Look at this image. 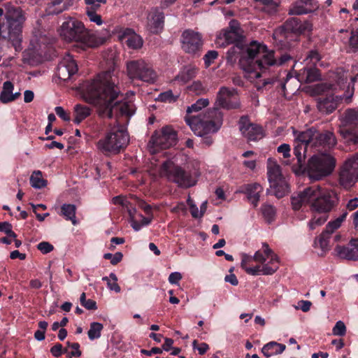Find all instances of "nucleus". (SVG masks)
Instances as JSON below:
<instances>
[{"mask_svg":"<svg viewBox=\"0 0 358 358\" xmlns=\"http://www.w3.org/2000/svg\"><path fill=\"white\" fill-rule=\"evenodd\" d=\"M343 222L339 220L338 217H336L335 220L330 221L326 226V229L327 231H330V233H334L336 229H338L342 224Z\"/></svg>","mask_w":358,"mask_h":358,"instance_id":"obj_60","label":"nucleus"},{"mask_svg":"<svg viewBox=\"0 0 358 358\" xmlns=\"http://www.w3.org/2000/svg\"><path fill=\"white\" fill-rule=\"evenodd\" d=\"M74 0H50L47 7L49 15H58L69 10L73 4Z\"/></svg>","mask_w":358,"mask_h":358,"instance_id":"obj_28","label":"nucleus"},{"mask_svg":"<svg viewBox=\"0 0 358 358\" xmlns=\"http://www.w3.org/2000/svg\"><path fill=\"white\" fill-rule=\"evenodd\" d=\"M338 101V97L335 96L334 94L319 98L317 104V108L322 113H331L336 109Z\"/></svg>","mask_w":358,"mask_h":358,"instance_id":"obj_26","label":"nucleus"},{"mask_svg":"<svg viewBox=\"0 0 358 358\" xmlns=\"http://www.w3.org/2000/svg\"><path fill=\"white\" fill-rule=\"evenodd\" d=\"M187 171L191 170V173L195 180L200 176V162L197 159H190L186 166Z\"/></svg>","mask_w":358,"mask_h":358,"instance_id":"obj_47","label":"nucleus"},{"mask_svg":"<svg viewBox=\"0 0 358 358\" xmlns=\"http://www.w3.org/2000/svg\"><path fill=\"white\" fill-rule=\"evenodd\" d=\"M188 89L190 92L196 95L203 94L208 91L207 87L199 80L193 82L192 84L188 87Z\"/></svg>","mask_w":358,"mask_h":358,"instance_id":"obj_48","label":"nucleus"},{"mask_svg":"<svg viewBox=\"0 0 358 358\" xmlns=\"http://www.w3.org/2000/svg\"><path fill=\"white\" fill-rule=\"evenodd\" d=\"M182 50L191 55L199 54L203 46V39L199 32L187 29L182 32L181 36Z\"/></svg>","mask_w":358,"mask_h":358,"instance_id":"obj_16","label":"nucleus"},{"mask_svg":"<svg viewBox=\"0 0 358 358\" xmlns=\"http://www.w3.org/2000/svg\"><path fill=\"white\" fill-rule=\"evenodd\" d=\"M78 71V65L70 55H66L59 63L57 69L58 78L66 81Z\"/></svg>","mask_w":358,"mask_h":358,"instance_id":"obj_17","label":"nucleus"},{"mask_svg":"<svg viewBox=\"0 0 358 358\" xmlns=\"http://www.w3.org/2000/svg\"><path fill=\"white\" fill-rule=\"evenodd\" d=\"M332 233L327 231V229L317 237L314 241V247L315 248H320L322 252H326L329 250V238Z\"/></svg>","mask_w":358,"mask_h":358,"instance_id":"obj_38","label":"nucleus"},{"mask_svg":"<svg viewBox=\"0 0 358 358\" xmlns=\"http://www.w3.org/2000/svg\"><path fill=\"white\" fill-rule=\"evenodd\" d=\"M0 231L6 233L10 238H15L17 237L16 234L12 230L11 224L8 222H0Z\"/></svg>","mask_w":358,"mask_h":358,"instance_id":"obj_53","label":"nucleus"},{"mask_svg":"<svg viewBox=\"0 0 358 358\" xmlns=\"http://www.w3.org/2000/svg\"><path fill=\"white\" fill-rule=\"evenodd\" d=\"M85 13L90 22L94 23L97 26L103 24L102 17L97 13V10H85Z\"/></svg>","mask_w":358,"mask_h":358,"instance_id":"obj_49","label":"nucleus"},{"mask_svg":"<svg viewBox=\"0 0 358 358\" xmlns=\"http://www.w3.org/2000/svg\"><path fill=\"white\" fill-rule=\"evenodd\" d=\"M283 28L287 32L302 34L312 30V24L308 21H301L297 17H291L285 21Z\"/></svg>","mask_w":358,"mask_h":358,"instance_id":"obj_19","label":"nucleus"},{"mask_svg":"<svg viewBox=\"0 0 358 358\" xmlns=\"http://www.w3.org/2000/svg\"><path fill=\"white\" fill-rule=\"evenodd\" d=\"M336 144V140L332 132L325 131L324 133H320L317 129L315 130V135L313 137L312 147L330 148Z\"/></svg>","mask_w":358,"mask_h":358,"instance_id":"obj_22","label":"nucleus"},{"mask_svg":"<svg viewBox=\"0 0 358 358\" xmlns=\"http://www.w3.org/2000/svg\"><path fill=\"white\" fill-rule=\"evenodd\" d=\"M320 74L316 68L304 67L299 71L296 78L301 83H310L320 80Z\"/></svg>","mask_w":358,"mask_h":358,"instance_id":"obj_27","label":"nucleus"},{"mask_svg":"<svg viewBox=\"0 0 358 358\" xmlns=\"http://www.w3.org/2000/svg\"><path fill=\"white\" fill-rule=\"evenodd\" d=\"M335 251L338 257L350 260H358V246L352 239L348 246L337 245Z\"/></svg>","mask_w":358,"mask_h":358,"instance_id":"obj_25","label":"nucleus"},{"mask_svg":"<svg viewBox=\"0 0 358 358\" xmlns=\"http://www.w3.org/2000/svg\"><path fill=\"white\" fill-rule=\"evenodd\" d=\"M123 255L120 252H115V254L111 253H105L103 255V258L106 259H109L110 261L111 264L116 265L122 259Z\"/></svg>","mask_w":358,"mask_h":358,"instance_id":"obj_54","label":"nucleus"},{"mask_svg":"<svg viewBox=\"0 0 358 358\" xmlns=\"http://www.w3.org/2000/svg\"><path fill=\"white\" fill-rule=\"evenodd\" d=\"M313 189L312 187L305 188L303 191L293 194L291 197V203L294 210L300 209L303 205L310 203Z\"/></svg>","mask_w":358,"mask_h":358,"instance_id":"obj_24","label":"nucleus"},{"mask_svg":"<svg viewBox=\"0 0 358 358\" xmlns=\"http://www.w3.org/2000/svg\"><path fill=\"white\" fill-rule=\"evenodd\" d=\"M164 24V15L158 8L153 9L148 16L147 29L152 34L160 33Z\"/></svg>","mask_w":358,"mask_h":358,"instance_id":"obj_20","label":"nucleus"},{"mask_svg":"<svg viewBox=\"0 0 358 358\" xmlns=\"http://www.w3.org/2000/svg\"><path fill=\"white\" fill-rule=\"evenodd\" d=\"M110 278L113 282H108L107 286L108 288L111 291H115L116 293H119L121 291L120 287L117 284V277L114 273H110Z\"/></svg>","mask_w":358,"mask_h":358,"instance_id":"obj_56","label":"nucleus"},{"mask_svg":"<svg viewBox=\"0 0 358 358\" xmlns=\"http://www.w3.org/2000/svg\"><path fill=\"white\" fill-rule=\"evenodd\" d=\"M218 53L215 50L208 51L204 56L203 60L206 67H208L217 57Z\"/></svg>","mask_w":358,"mask_h":358,"instance_id":"obj_57","label":"nucleus"},{"mask_svg":"<svg viewBox=\"0 0 358 358\" xmlns=\"http://www.w3.org/2000/svg\"><path fill=\"white\" fill-rule=\"evenodd\" d=\"M185 122L195 135L202 137V143L212 145L213 140L209 135L216 133L223 123V113L217 110H208L203 114L185 117Z\"/></svg>","mask_w":358,"mask_h":358,"instance_id":"obj_3","label":"nucleus"},{"mask_svg":"<svg viewBox=\"0 0 358 358\" xmlns=\"http://www.w3.org/2000/svg\"><path fill=\"white\" fill-rule=\"evenodd\" d=\"M349 45L353 51L358 50V28L352 31L351 36L349 38Z\"/></svg>","mask_w":358,"mask_h":358,"instance_id":"obj_55","label":"nucleus"},{"mask_svg":"<svg viewBox=\"0 0 358 358\" xmlns=\"http://www.w3.org/2000/svg\"><path fill=\"white\" fill-rule=\"evenodd\" d=\"M241 36L239 32L234 31L224 30L222 34L217 37L216 43L220 46L231 43H238Z\"/></svg>","mask_w":358,"mask_h":358,"instance_id":"obj_33","label":"nucleus"},{"mask_svg":"<svg viewBox=\"0 0 358 358\" xmlns=\"http://www.w3.org/2000/svg\"><path fill=\"white\" fill-rule=\"evenodd\" d=\"M30 183L35 189H41L47 185V181L42 178L41 171H35L30 177Z\"/></svg>","mask_w":358,"mask_h":358,"instance_id":"obj_40","label":"nucleus"},{"mask_svg":"<svg viewBox=\"0 0 358 358\" xmlns=\"http://www.w3.org/2000/svg\"><path fill=\"white\" fill-rule=\"evenodd\" d=\"M310 208L318 213L330 212L338 201L336 194L331 190L322 189L320 186H313Z\"/></svg>","mask_w":358,"mask_h":358,"instance_id":"obj_8","label":"nucleus"},{"mask_svg":"<svg viewBox=\"0 0 358 358\" xmlns=\"http://www.w3.org/2000/svg\"><path fill=\"white\" fill-rule=\"evenodd\" d=\"M254 261L262 264H266V262L267 259L271 260V257H268L264 252V248H262V250H257L255 255H253Z\"/></svg>","mask_w":358,"mask_h":358,"instance_id":"obj_58","label":"nucleus"},{"mask_svg":"<svg viewBox=\"0 0 358 358\" xmlns=\"http://www.w3.org/2000/svg\"><path fill=\"white\" fill-rule=\"evenodd\" d=\"M245 52V49L243 50L241 44L236 43L231 47L227 52V59L229 62H235L240 55V59Z\"/></svg>","mask_w":358,"mask_h":358,"instance_id":"obj_39","label":"nucleus"},{"mask_svg":"<svg viewBox=\"0 0 358 358\" xmlns=\"http://www.w3.org/2000/svg\"><path fill=\"white\" fill-rule=\"evenodd\" d=\"M262 191L263 187L258 183L247 184L244 186V193L247 194L248 200L254 207L258 206Z\"/></svg>","mask_w":358,"mask_h":358,"instance_id":"obj_29","label":"nucleus"},{"mask_svg":"<svg viewBox=\"0 0 358 358\" xmlns=\"http://www.w3.org/2000/svg\"><path fill=\"white\" fill-rule=\"evenodd\" d=\"M328 216L327 214H317L308 222V227L310 230L315 229L316 227L323 224L327 220Z\"/></svg>","mask_w":358,"mask_h":358,"instance_id":"obj_45","label":"nucleus"},{"mask_svg":"<svg viewBox=\"0 0 358 358\" xmlns=\"http://www.w3.org/2000/svg\"><path fill=\"white\" fill-rule=\"evenodd\" d=\"M238 124L242 134L248 141H257L263 137L262 127L250 123L248 116H242L238 122Z\"/></svg>","mask_w":358,"mask_h":358,"instance_id":"obj_18","label":"nucleus"},{"mask_svg":"<svg viewBox=\"0 0 358 358\" xmlns=\"http://www.w3.org/2000/svg\"><path fill=\"white\" fill-rule=\"evenodd\" d=\"M198 69L194 66H184L176 76L175 80L185 84L193 79L197 74Z\"/></svg>","mask_w":358,"mask_h":358,"instance_id":"obj_32","label":"nucleus"},{"mask_svg":"<svg viewBox=\"0 0 358 358\" xmlns=\"http://www.w3.org/2000/svg\"><path fill=\"white\" fill-rule=\"evenodd\" d=\"M159 174L169 181L173 182L180 187L188 188L196 185V180L189 171H185L181 166L176 165L173 162L165 161L159 169Z\"/></svg>","mask_w":358,"mask_h":358,"instance_id":"obj_6","label":"nucleus"},{"mask_svg":"<svg viewBox=\"0 0 358 358\" xmlns=\"http://www.w3.org/2000/svg\"><path fill=\"white\" fill-rule=\"evenodd\" d=\"M209 104V100L208 99H199L194 103L188 106L187 108V116H189V114L192 112H197L201 110L202 108L206 107Z\"/></svg>","mask_w":358,"mask_h":358,"instance_id":"obj_44","label":"nucleus"},{"mask_svg":"<svg viewBox=\"0 0 358 358\" xmlns=\"http://www.w3.org/2000/svg\"><path fill=\"white\" fill-rule=\"evenodd\" d=\"M267 176L269 183L285 178L282 174L280 165L272 159H268Z\"/></svg>","mask_w":358,"mask_h":358,"instance_id":"obj_31","label":"nucleus"},{"mask_svg":"<svg viewBox=\"0 0 358 358\" xmlns=\"http://www.w3.org/2000/svg\"><path fill=\"white\" fill-rule=\"evenodd\" d=\"M37 249L43 254H48L54 250V247L49 242L43 241L37 245Z\"/></svg>","mask_w":358,"mask_h":358,"instance_id":"obj_59","label":"nucleus"},{"mask_svg":"<svg viewBox=\"0 0 358 358\" xmlns=\"http://www.w3.org/2000/svg\"><path fill=\"white\" fill-rule=\"evenodd\" d=\"M241 107V101L237 94V91L234 88L222 87L217 93L214 107L210 110H217L220 108L225 110L237 109Z\"/></svg>","mask_w":358,"mask_h":358,"instance_id":"obj_13","label":"nucleus"},{"mask_svg":"<svg viewBox=\"0 0 358 358\" xmlns=\"http://www.w3.org/2000/svg\"><path fill=\"white\" fill-rule=\"evenodd\" d=\"M342 122L348 127V141L355 145L358 144V108L345 110Z\"/></svg>","mask_w":358,"mask_h":358,"instance_id":"obj_15","label":"nucleus"},{"mask_svg":"<svg viewBox=\"0 0 358 358\" xmlns=\"http://www.w3.org/2000/svg\"><path fill=\"white\" fill-rule=\"evenodd\" d=\"M56 114L64 121L69 122L71 120L70 114L68 113L62 106H57L55 108Z\"/></svg>","mask_w":358,"mask_h":358,"instance_id":"obj_61","label":"nucleus"},{"mask_svg":"<svg viewBox=\"0 0 358 358\" xmlns=\"http://www.w3.org/2000/svg\"><path fill=\"white\" fill-rule=\"evenodd\" d=\"M332 334L334 336H343L346 334V327L343 322L338 321L333 327Z\"/></svg>","mask_w":358,"mask_h":358,"instance_id":"obj_52","label":"nucleus"},{"mask_svg":"<svg viewBox=\"0 0 358 358\" xmlns=\"http://www.w3.org/2000/svg\"><path fill=\"white\" fill-rule=\"evenodd\" d=\"M261 211L267 222L271 223L274 220L276 215V209L273 206L264 203L261 207Z\"/></svg>","mask_w":358,"mask_h":358,"instance_id":"obj_41","label":"nucleus"},{"mask_svg":"<svg viewBox=\"0 0 358 358\" xmlns=\"http://www.w3.org/2000/svg\"><path fill=\"white\" fill-rule=\"evenodd\" d=\"M291 59L287 54L276 55L275 51L268 49V47L261 43L252 41L246 48L245 52L241 59L239 64L245 71V76L254 81L263 78L259 80L262 84L257 83L258 90L268 85H272L275 81V77L266 78L274 68L284 64Z\"/></svg>","mask_w":358,"mask_h":358,"instance_id":"obj_2","label":"nucleus"},{"mask_svg":"<svg viewBox=\"0 0 358 358\" xmlns=\"http://www.w3.org/2000/svg\"><path fill=\"white\" fill-rule=\"evenodd\" d=\"M322 56L317 50H311L307 54L304 62L307 65L315 66L321 60Z\"/></svg>","mask_w":358,"mask_h":358,"instance_id":"obj_43","label":"nucleus"},{"mask_svg":"<svg viewBox=\"0 0 358 358\" xmlns=\"http://www.w3.org/2000/svg\"><path fill=\"white\" fill-rule=\"evenodd\" d=\"M177 136V132L171 126H165L161 129L156 130L148 143L150 152L155 154L160 150L168 149L175 145Z\"/></svg>","mask_w":358,"mask_h":358,"instance_id":"obj_9","label":"nucleus"},{"mask_svg":"<svg viewBox=\"0 0 358 358\" xmlns=\"http://www.w3.org/2000/svg\"><path fill=\"white\" fill-rule=\"evenodd\" d=\"M74 119L73 122L79 124L82 121L86 119L91 114V109L81 104H76L73 108Z\"/></svg>","mask_w":358,"mask_h":358,"instance_id":"obj_36","label":"nucleus"},{"mask_svg":"<svg viewBox=\"0 0 358 358\" xmlns=\"http://www.w3.org/2000/svg\"><path fill=\"white\" fill-rule=\"evenodd\" d=\"M357 208H358V198L355 197L348 201V203L345 205V208L344 210H346L348 212L352 211L355 210Z\"/></svg>","mask_w":358,"mask_h":358,"instance_id":"obj_64","label":"nucleus"},{"mask_svg":"<svg viewBox=\"0 0 358 358\" xmlns=\"http://www.w3.org/2000/svg\"><path fill=\"white\" fill-rule=\"evenodd\" d=\"M179 95V93L174 94L171 90H167L160 93L157 100L165 103H173L178 100Z\"/></svg>","mask_w":358,"mask_h":358,"instance_id":"obj_46","label":"nucleus"},{"mask_svg":"<svg viewBox=\"0 0 358 358\" xmlns=\"http://www.w3.org/2000/svg\"><path fill=\"white\" fill-rule=\"evenodd\" d=\"M103 328V326L101 323L96 322H92L87 332L89 338L93 341L100 338Z\"/></svg>","mask_w":358,"mask_h":358,"instance_id":"obj_42","label":"nucleus"},{"mask_svg":"<svg viewBox=\"0 0 358 358\" xmlns=\"http://www.w3.org/2000/svg\"><path fill=\"white\" fill-rule=\"evenodd\" d=\"M269 184L271 191L277 198H282L289 192V185L286 178Z\"/></svg>","mask_w":358,"mask_h":358,"instance_id":"obj_34","label":"nucleus"},{"mask_svg":"<svg viewBox=\"0 0 358 358\" xmlns=\"http://www.w3.org/2000/svg\"><path fill=\"white\" fill-rule=\"evenodd\" d=\"M335 159L329 155H313L306 167V173L311 180H320L330 175L335 167Z\"/></svg>","mask_w":358,"mask_h":358,"instance_id":"obj_7","label":"nucleus"},{"mask_svg":"<svg viewBox=\"0 0 358 358\" xmlns=\"http://www.w3.org/2000/svg\"><path fill=\"white\" fill-rule=\"evenodd\" d=\"M76 213V207L74 204L64 203L61 206V214L66 220H71L73 225L77 224Z\"/></svg>","mask_w":358,"mask_h":358,"instance_id":"obj_37","label":"nucleus"},{"mask_svg":"<svg viewBox=\"0 0 358 358\" xmlns=\"http://www.w3.org/2000/svg\"><path fill=\"white\" fill-rule=\"evenodd\" d=\"M262 5V10L268 13H275L277 10L278 4L273 0H259Z\"/></svg>","mask_w":358,"mask_h":358,"instance_id":"obj_51","label":"nucleus"},{"mask_svg":"<svg viewBox=\"0 0 358 358\" xmlns=\"http://www.w3.org/2000/svg\"><path fill=\"white\" fill-rule=\"evenodd\" d=\"M80 89L87 101L98 108L100 116L114 120L109 124L106 136L97 142L98 150L104 155L119 153L129 142L127 125L135 113L134 103L127 99L116 100L120 90L110 71L102 72L83 82Z\"/></svg>","mask_w":358,"mask_h":358,"instance_id":"obj_1","label":"nucleus"},{"mask_svg":"<svg viewBox=\"0 0 358 358\" xmlns=\"http://www.w3.org/2000/svg\"><path fill=\"white\" fill-rule=\"evenodd\" d=\"M263 248L264 254L268 257H271V260L267 264L262 265V266L245 267V271L248 274L252 275H272L278 269L279 260L278 256L266 243H263Z\"/></svg>","mask_w":358,"mask_h":358,"instance_id":"obj_14","label":"nucleus"},{"mask_svg":"<svg viewBox=\"0 0 358 358\" xmlns=\"http://www.w3.org/2000/svg\"><path fill=\"white\" fill-rule=\"evenodd\" d=\"M119 38L121 41H124L127 45L131 49H139L143 44L141 36L129 28L122 30L120 33Z\"/></svg>","mask_w":358,"mask_h":358,"instance_id":"obj_21","label":"nucleus"},{"mask_svg":"<svg viewBox=\"0 0 358 358\" xmlns=\"http://www.w3.org/2000/svg\"><path fill=\"white\" fill-rule=\"evenodd\" d=\"M317 6L313 0H299L292 4L289 9L290 15H303L311 13Z\"/></svg>","mask_w":358,"mask_h":358,"instance_id":"obj_23","label":"nucleus"},{"mask_svg":"<svg viewBox=\"0 0 358 358\" xmlns=\"http://www.w3.org/2000/svg\"><path fill=\"white\" fill-rule=\"evenodd\" d=\"M128 76L148 83H154L157 75L152 66L143 59L132 60L127 64Z\"/></svg>","mask_w":358,"mask_h":358,"instance_id":"obj_11","label":"nucleus"},{"mask_svg":"<svg viewBox=\"0 0 358 358\" xmlns=\"http://www.w3.org/2000/svg\"><path fill=\"white\" fill-rule=\"evenodd\" d=\"M14 85L10 81H6L3 84V88L0 94V101L7 103L18 99L21 93L17 92L13 93Z\"/></svg>","mask_w":358,"mask_h":358,"instance_id":"obj_30","label":"nucleus"},{"mask_svg":"<svg viewBox=\"0 0 358 358\" xmlns=\"http://www.w3.org/2000/svg\"><path fill=\"white\" fill-rule=\"evenodd\" d=\"M6 22L0 25V39L10 41L15 51L22 49V29L25 21L23 11L20 8L9 10L6 16Z\"/></svg>","mask_w":358,"mask_h":358,"instance_id":"obj_5","label":"nucleus"},{"mask_svg":"<svg viewBox=\"0 0 358 358\" xmlns=\"http://www.w3.org/2000/svg\"><path fill=\"white\" fill-rule=\"evenodd\" d=\"M315 130V128L312 127L303 131H298L294 129L293 131L294 137V154L300 168L304 164L308 146L312 147Z\"/></svg>","mask_w":358,"mask_h":358,"instance_id":"obj_12","label":"nucleus"},{"mask_svg":"<svg viewBox=\"0 0 358 358\" xmlns=\"http://www.w3.org/2000/svg\"><path fill=\"white\" fill-rule=\"evenodd\" d=\"M85 10H98L101 4H106L107 0H84Z\"/></svg>","mask_w":358,"mask_h":358,"instance_id":"obj_50","label":"nucleus"},{"mask_svg":"<svg viewBox=\"0 0 358 358\" xmlns=\"http://www.w3.org/2000/svg\"><path fill=\"white\" fill-rule=\"evenodd\" d=\"M66 352V350H63L62 345L60 343H56L54 346L50 348V352L55 357H59Z\"/></svg>","mask_w":358,"mask_h":358,"instance_id":"obj_63","label":"nucleus"},{"mask_svg":"<svg viewBox=\"0 0 358 358\" xmlns=\"http://www.w3.org/2000/svg\"><path fill=\"white\" fill-rule=\"evenodd\" d=\"M67 345L75 350V352H71L69 353L68 357L72 358L73 357H80L81 355V351L80 350V344L78 343H70L67 342Z\"/></svg>","mask_w":358,"mask_h":358,"instance_id":"obj_62","label":"nucleus"},{"mask_svg":"<svg viewBox=\"0 0 358 358\" xmlns=\"http://www.w3.org/2000/svg\"><path fill=\"white\" fill-rule=\"evenodd\" d=\"M358 181V152L350 155L341 166L338 182L345 189H350Z\"/></svg>","mask_w":358,"mask_h":358,"instance_id":"obj_10","label":"nucleus"},{"mask_svg":"<svg viewBox=\"0 0 358 358\" xmlns=\"http://www.w3.org/2000/svg\"><path fill=\"white\" fill-rule=\"evenodd\" d=\"M59 35L66 42H78L87 48L97 47L100 43L96 36L85 28L83 22L69 17L61 25Z\"/></svg>","mask_w":358,"mask_h":358,"instance_id":"obj_4","label":"nucleus"},{"mask_svg":"<svg viewBox=\"0 0 358 358\" xmlns=\"http://www.w3.org/2000/svg\"><path fill=\"white\" fill-rule=\"evenodd\" d=\"M285 348V345L271 341L264 345L262 352L264 356L270 357L282 353Z\"/></svg>","mask_w":358,"mask_h":358,"instance_id":"obj_35","label":"nucleus"}]
</instances>
